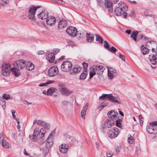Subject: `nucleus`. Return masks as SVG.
<instances>
[{
    "instance_id": "1",
    "label": "nucleus",
    "mask_w": 157,
    "mask_h": 157,
    "mask_svg": "<svg viewBox=\"0 0 157 157\" xmlns=\"http://www.w3.org/2000/svg\"><path fill=\"white\" fill-rule=\"evenodd\" d=\"M43 130V128L40 130L38 128H36L34 131L33 134L29 135V139L33 142H41L45 139V132H42Z\"/></svg>"
},
{
    "instance_id": "2",
    "label": "nucleus",
    "mask_w": 157,
    "mask_h": 157,
    "mask_svg": "<svg viewBox=\"0 0 157 157\" xmlns=\"http://www.w3.org/2000/svg\"><path fill=\"white\" fill-rule=\"evenodd\" d=\"M2 70L1 72L3 75L7 76L10 75L11 71L16 77L18 76L19 75V73L16 72V68H11L10 63H4L2 65Z\"/></svg>"
},
{
    "instance_id": "3",
    "label": "nucleus",
    "mask_w": 157,
    "mask_h": 157,
    "mask_svg": "<svg viewBox=\"0 0 157 157\" xmlns=\"http://www.w3.org/2000/svg\"><path fill=\"white\" fill-rule=\"evenodd\" d=\"M39 6H30L29 8L28 13V17L29 19L32 20H35V12L37 9L40 8Z\"/></svg>"
},
{
    "instance_id": "4",
    "label": "nucleus",
    "mask_w": 157,
    "mask_h": 157,
    "mask_svg": "<svg viewBox=\"0 0 157 157\" xmlns=\"http://www.w3.org/2000/svg\"><path fill=\"white\" fill-rule=\"evenodd\" d=\"M100 99H105L113 103H117L118 104H120V102L117 100L116 99V98L114 97L111 94H103L99 98Z\"/></svg>"
},
{
    "instance_id": "5",
    "label": "nucleus",
    "mask_w": 157,
    "mask_h": 157,
    "mask_svg": "<svg viewBox=\"0 0 157 157\" xmlns=\"http://www.w3.org/2000/svg\"><path fill=\"white\" fill-rule=\"evenodd\" d=\"M152 53L149 56V59L151 63L153 65H155L157 63V53L155 49H152Z\"/></svg>"
},
{
    "instance_id": "6",
    "label": "nucleus",
    "mask_w": 157,
    "mask_h": 157,
    "mask_svg": "<svg viewBox=\"0 0 157 157\" xmlns=\"http://www.w3.org/2000/svg\"><path fill=\"white\" fill-rule=\"evenodd\" d=\"M72 66V63L69 61H65L63 62L61 65L62 71L65 72L69 71Z\"/></svg>"
},
{
    "instance_id": "7",
    "label": "nucleus",
    "mask_w": 157,
    "mask_h": 157,
    "mask_svg": "<svg viewBox=\"0 0 157 157\" xmlns=\"http://www.w3.org/2000/svg\"><path fill=\"white\" fill-rule=\"evenodd\" d=\"M25 61L23 60H20L16 61L14 63V67L16 68V72H17L18 70L23 69L25 66Z\"/></svg>"
},
{
    "instance_id": "8",
    "label": "nucleus",
    "mask_w": 157,
    "mask_h": 157,
    "mask_svg": "<svg viewBox=\"0 0 157 157\" xmlns=\"http://www.w3.org/2000/svg\"><path fill=\"white\" fill-rule=\"evenodd\" d=\"M119 131L118 129L116 127L111 128L108 132V135L111 138H114L119 134Z\"/></svg>"
},
{
    "instance_id": "9",
    "label": "nucleus",
    "mask_w": 157,
    "mask_h": 157,
    "mask_svg": "<svg viewBox=\"0 0 157 157\" xmlns=\"http://www.w3.org/2000/svg\"><path fill=\"white\" fill-rule=\"evenodd\" d=\"M115 14L117 16H121L123 17L126 18L127 14L126 12L124 11L122 6L117 7L114 10Z\"/></svg>"
},
{
    "instance_id": "10",
    "label": "nucleus",
    "mask_w": 157,
    "mask_h": 157,
    "mask_svg": "<svg viewBox=\"0 0 157 157\" xmlns=\"http://www.w3.org/2000/svg\"><path fill=\"white\" fill-rule=\"evenodd\" d=\"M58 73V69L56 66L51 67L48 71V74L50 77H54Z\"/></svg>"
},
{
    "instance_id": "11",
    "label": "nucleus",
    "mask_w": 157,
    "mask_h": 157,
    "mask_svg": "<svg viewBox=\"0 0 157 157\" xmlns=\"http://www.w3.org/2000/svg\"><path fill=\"white\" fill-rule=\"evenodd\" d=\"M53 134V132L52 133L51 132L48 136L46 140L42 143V145L43 146L47 145L48 147H51L53 144V140L52 137L54 136Z\"/></svg>"
},
{
    "instance_id": "12",
    "label": "nucleus",
    "mask_w": 157,
    "mask_h": 157,
    "mask_svg": "<svg viewBox=\"0 0 157 157\" xmlns=\"http://www.w3.org/2000/svg\"><path fill=\"white\" fill-rule=\"evenodd\" d=\"M59 89L61 93L63 95H68L72 93V91L67 89L65 85L62 84L59 85Z\"/></svg>"
},
{
    "instance_id": "13",
    "label": "nucleus",
    "mask_w": 157,
    "mask_h": 157,
    "mask_svg": "<svg viewBox=\"0 0 157 157\" xmlns=\"http://www.w3.org/2000/svg\"><path fill=\"white\" fill-rule=\"evenodd\" d=\"M66 32L71 36H75L78 32L77 29L73 26H70L67 29Z\"/></svg>"
},
{
    "instance_id": "14",
    "label": "nucleus",
    "mask_w": 157,
    "mask_h": 157,
    "mask_svg": "<svg viewBox=\"0 0 157 157\" xmlns=\"http://www.w3.org/2000/svg\"><path fill=\"white\" fill-rule=\"evenodd\" d=\"M108 68V75L110 79H112L114 77L117 75L116 70L114 69L107 67Z\"/></svg>"
},
{
    "instance_id": "15",
    "label": "nucleus",
    "mask_w": 157,
    "mask_h": 157,
    "mask_svg": "<svg viewBox=\"0 0 157 157\" xmlns=\"http://www.w3.org/2000/svg\"><path fill=\"white\" fill-rule=\"evenodd\" d=\"M147 131L151 134H157V127H155L152 125L149 124L147 126Z\"/></svg>"
},
{
    "instance_id": "16",
    "label": "nucleus",
    "mask_w": 157,
    "mask_h": 157,
    "mask_svg": "<svg viewBox=\"0 0 157 157\" xmlns=\"http://www.w3.org/2000/svg\"><path fill=\"white\" fill-rule=\"evenodd\" d=\"M112 2L110 0H106L104 4L105 8L106 9H108V10L110 13L113 11L112 8Z\"/></svg>"
},
{
    "instance_id": "17",
    "label": "nucleus",
    "mask_w": 157,
    "mask_h": 157,
    "mask_svg": "<svg viewBox=\"0 0 157 157\" xmlns=\"http://www.w3.org/2000/svg\"><path fill=\"white\" fill-rule=\"evenodd\" d=\"M56 21V18L52 16H49L46 20L47 24L51 26L54 25Z\"/></svg>"
},
{
    "instance_id": "18",
    "label": "nucleus",
    "mask_w": 157,
    "mask_h": 157,
    "mask_svg": "<svg viewBox=\"0 0 157 157\" xmlns=\"http://www.w3.org/2000/svg\"><path fill=\"white\" fill-rule=\"evenodd\" d=\"M93 68L96 73L98 75H101L105 69V68L104 67L100 65L98 66H95L93 67Z\"/></svg>"
},
{
    "instance_id": "19",
    "label": "nucleus",
    "mask_w": 157,
    "mask_h": 157,
    "mask_svg": "<svg viewBox=\"0 0 157 157\" xmlns=\"http://www.w3.org/2000/svg\"><path fill=\"white\" fill-rule=\"evenodd\" d=\"M55 58V54L54 53L49 52L46 55V59L51 63H54Z\"/></svg>"
},
{
    "instance_id": "20",
    "label": "nucleus",
    "mask_w": 157,
    "mask_h": 157,
    "mask_svg": "<svg viewBox=\"0 0 157 157\" xmlns=\"http://www.w3.org/2000/svg\"><path fill=\"white\" fill-rule=\"evenodd\" d=\"M38 17L42 20H46L48 17V12L46 10H43L41 13L37 15Z\"/></svg>"
},
{
    "instance_id": "21",
    "label": "nucleus",
    "mask_w": 157,
    "mask_h": 157,
    "mask_svg": "<svg viewBox=\"0 0 157 157\" xmlns=\"http://www.w3.org/2000/svg\"><path fill=\"white\" fill-rule=\"evenodd\" d=\"M68 147V146L67 144H63L59 146V150L61 153L65 154L67 152Z\"/></svg>"
},
{
    "instance_id": "22",
    "label": "nucleus",
    "mask_w": 157,
    "mask_h": 157,
    "mask_svg": "<svg viewBox=\"0 0 157 157\" xmlns=\"http://www.w3.org/2000/svg\"><path fill=\"white\" fill-rule=\"evenodd\" d=\"M82 69V68L78 65H76L74 66L72 69L70 73L72 74L74 73H78L80 72Z\"/></svg>"
},
{
    "instance_id": "23",
    "label": "nucleus",
    "mask_w": 157,
    "mask_h": 157,
    "mask_svg": "<svg viewBox=\"0 0 157 157\" xmlns=\"http://www.w3.org/2000/svg\"><path fill=\"white\" fill-rule=\"evenodd\" d=\"M67 25V21L64 19H62L59 22L58 24V28L60 29H63Z\"/></svg>"
},
{
    "instance_id": "24",
    "label": "nucleus",
    "mask_w": 157,
    "mask_h": 157,
    "mask_svg": "<svg viewBox=\"0 0 157 157\" xmlns=\"http://www.w3.org/2000/svg\"><path fill=\"white\" fill-rule=\"evenodd\" d=\"M114 124V121L112 119H107L105 122V126L108 128L112 127Z\"/></svg>"
},
{
    "instance_id": "25",
    "label": "nucleus",
    "mask_w": 157,
    "mask_h": 157,
    "mask_svg": "<svg viewBox=\"0 0 157 157\" xmlns=\"http://www.w3.org/2000/svg\"><path fill=\"white\" fill-rule=\"evenodd\" d=\"M89 105V104L88 103H86L85 105H84L82 108V109L81 112V116L82 117L83 119L85 118V116L86 114V110H87L88 107Z\"/></svg>"
},
{
    "instance_id": "26",
    "label": "nucleus",
    "mask_w": 157,
    "mask_h": 157,
    "mask_svg": "<svg viewBox=\"0 0 157 157\" xmlns=\"http://www.w3.org/2000/svg\"><path fill=\"white\" fill-rule=\"evenodd\" d=\"M25 67L27 70L31 71L34 68V65L32 63L29 62H26L25 61Z\"/></svg>"
},
{
    "instance_id": "27",
    "label": "nucleus",
    "mask_w": 157,
    "mask_h": 157,
    "mask_svg": "<svg viewBox=\"0 0 157 157\" xmlns=\"http://www.w3.org/2000/svg\"><path fill=\"white\" fill-rule=\"evenodd\" d=\"M36 123L39 126H43L45 124V121H43L41 120H37L36 119H35L33 121V124H34Z\"/></svg>"
},
{
    "instance_id": "28",
    "label": "nucleus",
    "mask_w": 157,
    "mask_h": 157,
    "mask_svg": "<svg viewBox=\"0 0 157 157\" xmlns=\"http://www.w3.org/2000/svg\"><path fill=\"white\" fill-rule=\"evenodd\" d=\"M86 38L88 42L91 43L94 40V36L93 35L87 33Z\"/></svg>"
},
{
    "instance_id": "29",
    "label": "nucleus",
    "mask_w": 157,
    "mask_h": 157,
    "mask_svg": "<svg viewBox=\"0 0 157 157\" xmlns=\"http://www.w3.org/2000/svg\"><path fill=\"white\" fill-rule=\"evenodd\" d=\"M51 147L48 146V145H42V144L40 145V147L42 148L43 150V152L45 154H48L49 152V150L50 147Z\"/></svg>"
},
{
    "instance_id": "30",
    "label": "nucleus",
    "mask_w": 157,
    "mask_h": 157,
    "mask_svg": "<svg viewBox=\"0 0 157 157\" xmlns=\"http://www.w3.org/2000/svg\"><path fill=\"white\" fill-rule=\"evenodd\" d=\"M118 114L117 113H116L113 110L110 111L108 113V115L109 117L111 118H114Z\"/></svg>"
},
{
    "instance_id": "31",
    "label": "nucleus",
    "mask_w": 157,
    "mask_h": 157,
    "mask_svg": "<svg viewBox=\"0 0 157 157\" xmlns=\"http://www.w3.org/2000/svg\"><path fill=\"white\" fill-rule=\"evenodd\" d=\"M2 146L5 148H8L10 147V144L5 140H3L2 141Z\"/></svg>"
},
{
    "instance_id": "32",
    "label": "nucleus",
    "mask_w": 157,
    "mask_h": 157,
    "mask_svg": "<svg viewBox=\"0 0 157 157\" xmlns=\"http://www.w3.org/2000/svg\"><path fill=\"white\" fill-rule=\"evenodd\" d=\"M139 32L138 31H133L131 35V37L136 41V36Z\"/></svg>"
},
{
    "instance_id": "33",
    "label": "nucleus",
    "mask_w": 157,
    "mask_h": 157,
    "mask_svg": "<svg viewBox=\"0 0 157 157\" xmlns=\"http://www.w3.org/2000/svg\"><path fill=\"white\" fill-rule=\"evenodd\" d=\"M87 70L85 69V71L81 74L80 76L81 79L84 80L86 78V76L87 75Z\"/></svg>"
},
{
    "instance_id": "34",
    "label": "nucleus",
    "mask_w": 157,
    "mask_h": 157,
    "mask_svg": "<svg viewBox=\"0 0 157 157\" xmlns=\"http://www.w3.org/2000/svg\"><path fill=\"white\" fill-rule=\"evenodd\" d=\"M141 49L142 53L144 55H145L147 53L149 52V49L147 48H146L144 45H142L141 47Z\"/></svg>"
},
{
    "instance_id": "35",
    "label": "nucleus",
    "mask_w": 157,
    "mask_h": 157,
    "mask_svg": "<svg viewBox=\"0 0 157 157\" xmlns=\"http://www.w3.org/2000/svg\"><path fill=\"white\" fill-rule=\"evenodd\" d=\"M56 90L55 88L53 87L50 88L48 89L47 92V95L49 96L52 95V93Z\"/></svg>"
},
{
    "instance_id": "36",
    "label": "nucleus",
    "mask_w": 157,
    "mask_h": 157,
    "mask_svg": "<svg viewBox=\"0 0 157 157\" xmlns=\"http://www.w3.org/2000/svg\"><path fill=\"white\" fill-rule=\"evenodd\" d=\"M154 44V45H156V49L157 50V44L156 42L154 41H151L147 42L146 43V46H148L150 45V44Z\"/></svg>"
},
{
    "instance_id": "37",
    "label": "nucleus",
    "mask_w": 157,
    "mask_h": 157,
    "mask_svg": "<svg viewBox=\"0 0 157 157\" xmlns=\"http://www.w3.org/2000/svg\"><path fill=\"white\" fill-rule=\"evenodd\" d=\"M54 82L53 81L49 80L48 82L45 83H40L39 85V86H47L49 84L53 83Z\"/></svg>"
},
{
    "instance_id": "38",
    "label": "nucleus",
    "mask_w": 157,
    "mask_h": 157,
    "mask_svg": "<svg viewBox=\"0 0 157 157\" xmlns=\"http://www.w3.org/2000/svg\"><path fill=\"white\" fill-rule=\"evenodd\" d=\"M5 101L3 98H0V104L1 105L3 109L5 108Z\"/></svg>"
},
{
    "instance_id": "39",
    "label": "nucleus",
    "mask_w": 157,
    "mask_h": 157,
    "mask_svg": "<svg viewBox=\"0 0 157 157\" xmlns=\"http://www.w3.org/2000/svg\"><path fill=\"white\" fill-rule=\"evenodd\" d=\"M106 0H97V4L99 6L102 7L104 5Z\"/></svg>"
},
{
    "instance_id": "40",
    "label": "nucleus",
    "mask_w": 157,
    "mask_h": 157,
    "mask_svg": "<svg viewBox=\"0 0 157 157\" xmlns=\"http://www.w3.org/2000/svg\"><path fill=\"white\" fill-rule=\"evenodd\" d=\"M95 35L96 37V41L99 42V43L101 44L102 43L103 41V38L98 35L95 34Z\"/></svg>"
},
{
    "instance_id": "41",
    "label": "nucleus",
    "mask_w": 157,
    "mask_h": 157,
    "mask_svg": "<svg viewBox=\"0 0 157 157\" xmlns=\"http://www.w3.org/2000/svg\"><path fill=\"white\" fill-rule=\"evenodd\" d=\"M96 72L94 69L93 68V67L92 68V70H91L90 72V78H91L94 76L96 74Z\"/></svg>"
},
{
    "instance_id": "42",
    "label": "nucleus",
    "mask_w": 157,
    "mask_h": 157,
    "mask_svg": "<svg viewBox=\"0 0 157 157\" xmlns=\"http://www.w3.org/2000/svg\"><path fill=\"white\" fill-rule=\"evenodd\" d=\"M122 121L120 119L117 120L116 121V125L118 127L121 128L122 127V125L121 124V122Z\"/></svg>"
},
{
    "instance_id": "43",
    "label": "nucleus",
    "mask_w": 157,
    "mask_h": 157,
    "mask_svg": "<svg viewBox=\"0 0 157 157\" xmlns=\"http://www.w3.org/2000/svg\"><path fill=\"white\" fill-rule=\"evenodd\" d=\"M128 142L129 144H132L134 141V138L132 136H130L128 139Z\"/></svg>"
},
{
    "instance_id": "44",
    "label": "nucleus",
    "mask_w": 157,
    "mask_h": 157,
    "mask_svg": "<svg viewBox=\"0 0 157 157\" xmlns=\"http://www.w3.org/2000/svg\"><path fill=\"white\" fill-rule=\"evenodd\" d=\"M1 98H3L4 100L5 99L7 100H9L10 98L9 95L6 94H3L2 97Z\"/></svg>"
},
{
    "instance_id": "45",
    "label": "nucleus",
    "mask_w": 157,
    "mask_h": 157,
    "mask_svg": "<svg viewBox=\"0 0 157 157\" xmlns=\"http://www.w3.org/2000/svg\"><path fill=\"white\" fill-rule=\"evenodd\" d=\"M107 105V103H102L99 106V108H100L101 109H102L105 107Z\"/></svg>"
},
{
    "instance_id": "46",
    "label": "nucleus",
    "mask_w": 157,
    "mask_h": 157,
    "mask_svg": "<svg viewBox=\"0 0 157 157\" xmlns=\"http://www.w3.org/2000/svg\"><path fill=\"white\" fill-rule=\"evenodd\" d=\"M104 46L105 48L108 49V50L110 48L109 46V44L106 41H104Z\"/></svg>"
},
{
    "instance_id": "47",
    "label": "nucleus",
    "mask_w": 157,
    "mask_h": 157,
    "mask_svg": "<svg viewBox=\"0 0 157 157\" xmlns=\"http://www.w3.org/2000/svg\"><path fill=\"white\" fill-rule=\"evenodd\" d=\"M69 103V102L67 101H62V106L63 107L64 106H67Z\"/></svg>"
},
{
    "instance_id": "48",
    "label": "nucleus",
    "mask_w": 157,
    "mask_h": 157,
    "mask_svg": "<svg viewBox=\"0 0 157 157\" xmlns=\"http://www.w3.org/2000/svg\"><path fill=\"white\" fill-rule=\"evenodd\" d=\"M109 50L113 53L117 51V49L113 46L111 48H109Z\"/></svg>"
},
{
    "instance_id": "49",
    "label": "nucleus",
    "mask_w": 157,
    "mask_h": 157,
    "mask_svg": "<svg viewBox=\"0 0 157 157\" xmlns=\"http://www.w3.org/2000/svg\"><path fill=\"white\" fill-rule=\"evenodd\" d=\"M149 124L152 125V126L156 127L157 126V121H153L152 122H151Z\"/></svg>"
},
{
    "instance_id": "50",
    "label": "nucleus",
    "mask_w": 157,
    "mask_h": 157,
    "mask_svg": "<svg viewBox=\"0 0 157 157\" xmlns=\"http://www.w3.org/2000/svg\"><path fill=\"white\" fill-rule=\"evenodd\" d=\"M82 65L83 67L84 68V71H85V69L87 70V68L88 67V64L85 62H84L83 63Z\"/></svg>"
},
{
    "instance_id": "51",
    "label": "nucleus",
    "mask_w": 157,
    "mask_h": 157,
    "mask_svg": "<svg viewBox=\"0 0 157 157\" xmlns=\"http://www.w3.org/2000/svg\"><path fill=\"white\" fill-rule=\"evenodd\" d=\"M119 56L120 58L123 61H125V56L123 55H122L121 53L119 54Z\"/></svg>"
},
{
    "instance_id": "52",
    "label": "nucleus",
    "mask_w": 157,
    "mask_h": 157,
    "mask_svg": "<svg viewBox=\"0 0 157 157\" xmlns=\"http://www.w3.org/2000/svg\"><path fill=\"white\" fill-rule=\"evenodd\" d=\"M11 113H12L13 117V118L14 119H16V116L14 114L15 113V111L13 109H12L11 110Z\"/></svg>"
},
{
    "instance_id": "53",
    "label": "nucleus",
    "mask_w": 157,
    "mask_h": 157,
    "mask_svg": "<svg viewBox=\"0 0 157 157\" xmlns=\"http://www.w3.org/2000/svg\"><path fill=\"white\" fill-rule=\"evenodd\" d=\"M59 49L58 48H55L53 50V51L54 52L53 53L54 54L55 53V54H56L59 52Z\"/></svg>"
},
{
    "instance_id": "54",
    "label": "nucleus",
    "mask_w": 157,
    "mask_h": 157,
    "mask_svg": "<svg viewBox=\"0 0 157 157\" xmlns=\"http://www.w3.org/2000/svg\"><path fill=\"white\" fill-rule=\"evenodd\" d=\"M44 128H47V129H48L49 128V125L47 123L45 122V124L44 125V126H43Z\"/></svg>"
},
{
    "instance_id": "55",
    "label": "nucleus",
    "mask_w": 157,
    "mask_h": 157,
    "mask_svg": "<svg viewBox=\"0 0 157 157\" xmlns=\"http://www.w3.org/2000/svg\"><path fill=\"white\" fill-rule=\"evenodd\" d=\"M128 6L124 5V4L122 6V8L123 9V10H124V11L127 10L128 9Z\"/></svg>"
},
{
    "instance_id": "56",
    "label": "nucleus",
    "mask_w": 157,
    "mask_h": 157,
    "mask_svg": "<svg viewBox=\"0 0 157 157\" xmlns=\"http://www.w3.org/2000/svg\"><path fill=\"white\" fill-rule=\"evenodd\" d=\"M2 5H3V4H7L9 2V0H2Z\"/></svg>"
},
{
    "instance_id": "57",
    "label": "nucleus",
    "mask_w": 157,
    "mask_h": 157,
    "mask_svg": "<svg viewBox=\"0 0 157 157\" xmlns=\"http://www.w3.org/2000/svg\"><path fill=\"white\" fill-rule=\"evenodd\" d=\"M121 150V147L120 146H117L116 148V151L117 153L119 152Z\"/></svg>"
},
{
    "instance_id": "58",
    "label": "nucleus",
    "mask_w": 157,
    "mask_h": 157,
    "mask_svg": "<svg viewBox=\"0 0 157 157\" xmlns=\"http://www.w3.org/2000/svg\"><path fill=\"white\" fill-rule=\"evenodd\" d=\"M44 53V52L43 51H39L38 52V54L39 55H42Z\"/></svg>"
},
{
    "instance_id": "59",
    "label": "nucleus",
    "mask_w": 157,
    "mask_h": 157,
    "mask_svg": "<svg viewBox=\"0 0 157 157\" xmlns=\"http://www.w3.org/2000/svg\"><path fill=\"white\" fill-rule=\"evenodd\" d=\"M113 155V154L110 153H107L106 154V156L107 157H111Z\"/></svg>"
},
{
    "instance_id": "60",
    "label": "nucleus",
    "mask_w": 157,
    "mask_h": 157,
    "mask_svg": "<svg viewBox=\"0 0 157 157\" xmlns=\"http://www.w3.org/2000/svg\"><path fill=\"white\" fill-rule=\"evenodd\" d=\"M124 4V3L122 2H120L119 3V7H121V6H122Z\"/></svg>"
},
{
    "instance_id": "61",
    "label": "nucleus",
    "mask_w": 157,
    "mask_h": 157,
    "mask_svg": "<svg viewBox=\"0 0 157 157\" xmlns=\"http://www.w3.org/2000/svg\"><path fill=\"white\" fill-rule=\"evenodd\" d=\"M95 145H96V148L98 149H99V147H100V145H99V144L97 142H96L95 143Z\"/></svg>"
},
{
    "instance_id": "62",
    "label": "nucleus",
    "mask_w": 157,
    "mask_h": 157,
    "mask_svg": "<svg viewBox=\"0 0 157 157\" xmlns=\"http://www.w3.org/2000/svg\"><path fill=\"white\" fill-rule=\"evenodd\" d=\"M144 14L147 16H152L151 15V14L149 15V13L147 12V11H145L144 12Z\"/></svg>"
},
{
    "instance_id": "63",
    "label": "nucleus",
    "mask_w": 157,
    "mask_h": 157,
    "mask_svg": "<svg viewBox=\"0 0 157 157\" xmlns=\"http://www.w3.org/2000/svg\"><path fill=\"white\" fill-rule=\"evenodd\" d=\"M23 153L25 155L29 156V154L27 152L26 150L25 149H24Z\"/></svg>"
},
{
    "instance_id": "64",
    "label": "nucleus",
    "mask_w": 157,
    "mask_h": 157,
    "mask_svg": "<svg viewBox=\"0 0 157 157\" xmlns=\"http://www.w3.org/2000/svg\"><path fill=\"white\" fill-rule=\"evenodd\" d=\"M126 33L128 34H130L131 33V30H126Z\"/></svg>"
}]
</instances>
